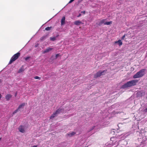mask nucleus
I'll return each mask as SVG.
<instances>
[{
  "label": "nucleus",
  "instance_id": "4be33fe9",
  "mask_svg": "<svg viewBox=\"0 0 147 147\" xmlns=\"http://www.w3.org/2000/svg\"><path fill=\"white\" fill-rule=\"evenodd\" d=\"M34 78L36 79H39V80H40V78L38 76H35L34 77Z\"/></svg>",
  "mask_w": 147,
  "mask_h": 147
},
{
  "label": "nucleus",
  "instance_id": "f8f14e48",
  "mask_svg": "<svg viewBox=\"0 0 147 147\" xmlns=\"http://www.w3.org/2000/svg\"><path fill=\"white\" fill-rule=\"evenodd\" d=\"M12 96L9 94H8L5 96V98L7 100H9V99L11 98Z\"/></svg>",
  "mask_w": 147,
  "mask_h": 147
},
{
  "label": "nucleus",
  "instance_id": "423d86ee",
  "mask_svg": "<svg viewBox=\"0 0 147 147\" xmlns=\"http://www.w3.org/2000/svg\"><path fill=\"white\" fill-rule=\"evenodd\" d=\"M117 138L114 137H112L111 138V140L112 141V144L114 145L115 144V143L117 142Z\"/></svg>",
  "mask_w": 147,
  "mask_h": 147
},
{
  "label": "nucleus",
  "instance_id": "5701e85b",
  "mask_svg": "<svg viewBox=\"0 0 147 147\" xmlns=\"http://www.w3.org/2000/svg\"><path fill=\"white\" fill-rule=\"evenodd\" d=\"M126 35V34H125L121 38V39L122 40L124 39V38H125V36Z\"/></svg>",
  "mask_w": 147,
  "mask_h": 147
},
{
  "label": "nucleus",
  "instance_id": "aec40b11",
  "mask_svg": "<svg viewBox=\"0 0 147 147\" xmlns=\"http://www.w3.org/2000/svg\"><path fill=\"white\" fill-rule=\"evenodd\" d=\"M19 110L18 108L17 109L15 110L12 113V115H13L15 114Z\"/></svg>",
  "mask_w": 147,
  "mask_h": 147
},
{
  "label": "nucleus",
  "instance_id": "0eeeda50",
  "mask_svg": "<svg viewBox=\"0 0 147 147\" xmlns=\"http://www.w3.org/2000/svg\"><path fill=\"white\" fill-rule=\"evenodd\" d=\"M74 24L76 25H79L81 24H82V22L80 20H77L74 22Z\"/></svg>",
  "mask_w": 147,
  "mask_h": 147
},
{
  "label": "nucleus",
  "instance_id": "f257e3e1",
  "mask_svg": "<svg viewBox=\"0 0 147 147\" xmlns=\"http://www.w3.org/2000/svg\"><path fill=\"white\" fill-rule=\"evenodd\" d=\"M138 82L137 80H134L128 81L121 86V88L124 89L129 87L135 86Z\"/></svg>",
  "mask_w": 147,
  "mask_h": 147
},
{
  "label": "nucleus",
  "instance_id": "cd10ccee",
  "mask_svg": "<svg viewBox=\"0 0 147 147\" xmlns=\"http://www.w3.org/2000/svg\"><path fill=\"white\" fill-rule=\"evenodd\" d=\"M30 58V57H26V58H25V60H27L28 59H29V58Z\"/></svg>",
  "mask_w": 147,
  "mask_h": 147
},
{
  "label": "nucleus",
  "instance_id": "6ab92c4d",
  "mask_svg": "<svg viewBox=\"0 0 147 147\" xmlns=\"http://www.w3.org/2000/svg\"><path fill=\"white\" fill-rule=\"evenodd\" d=\"M112 21L105 22V25H110V24H112Z\"/></svg>",
  "mask_w": 147,
  "mask_h": 147
},
{
  "label": "nucleus",
  "instance_id": "393cba45",
  "mask_svg": "<svg viewBox=\"0 0 147 147\" xmlns=\"http://www.w3.org/2000/svg\"><path fill=\"white\" fill-rule=\"evenodd\" d=\"M95 126H94L93 127H92L90 130H89V131H90L92 130H93L94 127H95Z\"/></svg>",
  "mask_w": 147,
  "mask_h": 147
},
{
  "label": "nucleus",
  "instance_id": "412c9836",
  "mask_svg": "<svg viewBox=\"0 0 147 147\" xmlns=\"http://www.w3.org/2000/svg\"><path fill=\"white\" fill-rule=\"evenodd\" d=\"M51 28V27H48L45 28V30L47 31L50 30Z\"/></svg>",
  "mask_w": 147,
  "mask_h": 147
},
{
  "label": "nucleus",
  "instance_id": "ddd939ff",
  "mask_svg": "<svg viewBox=\"0 0 147 147\" xmlns=\"http://www.w3.org/2000/svg\"><path fill=\"white\" fill-rule=\"evenodd\" d=\"M57 116V115L55 112L53 113L52 114L51 116L50 117V119H52L54 117Z\"/></svg>",
  "mask_w": 147,
  "mask_h": 147
},
{
  "label": "nucleus",
  "instance_id": "72a5a7b5",
  "mask_svg": "<svg viewBox=\"0 0 147 147\" xmlns=\"http://www.w3.org/2000/svg\"><path fill=\"white\" fill-rule=\"evenodd\" d=\"M16 95H17V94H15V96H16Z\"/></svg>",
  "mask_w": 147,
  "mask_h": 147
},
{
  "label": "nucleus",
  "instance_id": "a211bd4d",
  "mask_svg": "<svg viewBox=\"0 0 147 147\" xmlns=\"http://www.w3.org/2000/svg\"><path fill=\"white\" fill-rule=\"evenodd\" d=\"M76 134L75 132H72L71 133H69L68 134V136H73L75 135Z\"/></svg>",
  "mask_w": 147,
  "mask_h": 147
},
{
  "label": "nucleus",
  "instance_id": "1a4fd4ad",
  "mask_svg": "<svg viewBox=\"0 0 147 147\" xmlns=\"http://www.w3.org/2000/svg\"><path fill=\"white\" fill-rule=\"evenodd\" d=\"M106 20V19H103L101 20L98 24V25L99 26H101L103 24H105V21Z\"/></svg>",
  "mask_w": 147,
  "mask_h": 147
},
{
  "label": "nucleus",
  "instance_id": "bb28decb",
  "mask_svg": "<svg viewBox=\"0 0 147 147\" xmlns=\"http://www.w3.org/2000/svg\"><path fill=\"white\" fill-rule=\"evenodd\" d=\"M144 111L145 112H147V108L144 109Z\"/></svg>",
  "mask_w": 147,
  "mask_h": 147
},
{
  "label": "nucleus",
  "instance_id": "dca6fc26",
  "mask_svg": "<svg viewBox=\"0 0 147 147\" xmlns=\"http://www.w3.org/2000/svg\"><path fill=\"white\" fill-rule=\"evenodd\" d=\"M47 36V35H44L42 37L40 38V40L41 41L43 40H45Z\"/></svg>",
  "mask_w": 147,
  "mask_h": 147
},
{
  "label": "nucleus",
  "instance_id": "2f4dec72",
  "mask_svg": "<svg viewBox=\"0 0 147 147\" xmlns=\"http://www.w3.org/2000/svg\"><path fill=\"white\" fill-rule=\"evenodd\" d=\"M38 44H36L35 45V46L36 47H37L38 46Z\"/></svg>",
  "mask_w": 147,
  "mask_h": 147
},
{
  "label": "nucleus",
  "instance_id": "2eb2a0df",
  "mask_svg": "<svg viewBox=\"0 0 147 147\" xmlns=\"http://www.w3.org/2000/svg\"><path fill=\"white\" fill-rule=\"evenodd\" d=\"M115 43H118L120 46H121V45H122V42L121 40H119L117 41H115Z\"/></svg>",
  "mask_w": 147,
  "mask_h": 147
},
{
  "label": "nucleus",
  "instance_id": "20e7f679",
  "mask_svg": "<svg viewBox=\"0 0 147 147\" xmlns=\"http://www.w3.org/2000/svg\"><path fill=\"white\" fill-rule=\"evenodd\" d=\"M107 71V70H104L102 71H99L97 72L96 74L94 75V78H96L98 77H100L102 75H104V72H106Z\"/></svg>",
  "mask_w": 147,
  "mask_h": 147
},
{
  "label": "nucleus",
  "instance_id": "473e14b6",
  "mask_svg": "<svg viewBox=\"0 0 147 147\" xmlns=\"http://www.w3.org/2000/svg\"><path fill=\"white\" fill-rule=\"evenodd\" d=\"M2 81L1 80H0V83L2 82Z\"/></svg>",
  "mask_w": 147,
  "mask_h": 147
},
{
  "label": "nucleus",
  "instance_id": "4468645a",
  "mask_svg": "<svg viewBox=\"0 0 147 147\" xmlns=\"http://www.w3.org/2000/svg\"><path fill=\"white\" fill-rule=\"evenodd\" d=\"M62 110H63V109H59L57 110L55 112V113H56L57 114V115L60 112H61V111Z\"/></svg>",
  "mask_w": 147,
  "mask_h": 147
},
{
  "label": "nucleus",
  "instance_id": "f3484780",
  "mask_svg": "<svg viewBox=\"0 0 147 147\" xmlns=\"http://www.w3.org/2000/svg\"><path fill=\"white\" fill-rule=\"evenodd\" d=\"M56 39V37H50V40L52 41H54Z\"/></svg>",
  "mask_w": 147,
  "mask_h": 147
},
{
  "label": "nucleus",
  "instance_id": "9d476101",
  "mask_svg": "<svg viewBox=\"0 0 147 147\" xmlns=\"http://www.w3.org/2000/svg\"><path fill=\"white\" fill-rule=\"evenodd\" d=\"M65 17H63L61 20V24L62 25L65 24Z\"/></svg>",
  "mask_w": 147,
  "mask_h": 147
},
{
  "label": "nucleus",
  "instance_id": "7c9ffc66",
  "mask_svg": "<svg viewBox=\"0 0 147 147\" xmlns=\"http://www.w3.org/2000/svg\"><path fill=\"white\" fill-rule=\"evenodd\" d=\"M81 16V14H79L78 16L77 17H79L80 16Z\"/></svg>",
  "mask_w": 147,
  "mask_h": 147
},
{
  "label": "nucleus",
  "instance_id": "6e6552de",
  "mask_svg": "<svg viewBox=\"0 0 147 147\" xmlns=\"http://www.w3.org/2000/svg\"><path fill=\"white\" fill-rule=\"evenodd\" d=\"M53 49L52 48H51L50 47H49L47 48L44 51L43 53H46L48 52L49 51H51Z\"/></svg>",
  "mask_w": 147,
  "mask_h": 147
},
{
  "label": "nucleus",
  "instance_id": "f03ea898",
  "mask_svg": "<svg viewBox=\"0 0 147 147\" xmlns=\"http://www.w3.org/2000/svg\"><path fill=\"white\" fill-rule=\"evenodd\" d=\"M145 70V69H141L133 76V78L136 79L142 77L144 75V72Z\"/></svg>",
  "mask_w": 147,
  "mask_h": 147
},
{
  "label": "nucleus",
  "instance_id": "7ed1b4c3",
  "mask_svg": "<svg viewBox=\"0 0 147 147\" xmlns=\"http://www.w3.org/2000/svg\"><path fill=\"white\" fill-rule=\"evenodd\" d=\"M20 53L19 52L13 55L11 58L9 63V64H11L12 62L17 59L20 56Z\"/></svg>",
  "mask_w": 147,
  "mask_h": 147
},
{
  "label": "nucleus",
  "instance_id": "c85d7f7f",
  "mask_svg": "<svg viewBox=\"0 0 147 147\" xmlns=\"http://www.w3.org/2000/svg\"><path fill=\"white\" fill-rule=\"evenodd\" d=\"M81 13L84 14L85 13V11H81Z\"/></svg>",
  "mask_w": 147,
  "mask_h": 147
},
{
  "label": "nucleus",
  "instance_id": "39448f33",
  "mask_svg": "<svg viewBox=\"0 0 147 147\" xmlns=\"http://www.w3.org/2000/svg\"><path fill=\"white\" fill-rule=\"evenodd\" d=\"M18 130L20 132L22 133H24L25 131L24 127L22 125H20L19 126Z\"/></svg>",
  "mask_w": 147,
  "mask_h": 147
},
{
  "label": "nucleus",
  "instance_id": "c756f323",
  "mask_svg": "<svg viewBox=\"0 0 147 147\" xmlns=\"http://www.w3.org/2000/svg\"><path fill=\"white\" fill-rule=\"evenodd\" d=\"M31 147H37V145H34Z\"/></svg>",
  "mask_w": 147,
  "mask_h": 147
},
{
  "label": "nucleus",
  "instance_id": "b1692460",
  "mask_svg": "<svg viewBox=\"0 0 147 147\" xmlns=\"http://www.w3.org/2000/svg\"><path fill=\"white\" fill-rule=\"evenodd\" d=\"M23 71V70L21 68V69H20L18 71V72L19 73H20V72H22Z\"/></svg>",
  "mask_w": 147,
  "mask_h": 147
},
{
  "label": "nucleus",
  "instance_id": "f704fd0d",
  "mask_svg": "<svg viewBox=\"0 0 147 147\" xmlns=\"http://www.w3.org/2000/svg\"><path fill=\"white\" fill-rule=\"evenodd\" d=\"M1 138H0V141L1 140Z\"/></svg>",
  "mask_w": 147,
  "mask_h": 147
},
{
  "label": "nucleus",
  "instance_id": "9b49d317",
  "mask_svg": "<svg viewBox=\"0 0 147 147\" xmlns=\"http://www.w3.org/2000/svg\"><path fill=\"white\" fill-rule=\"evenodd\" d=\"M26 104H27V103H22L19 106L18 108L19 110L22 107H23Z\"/></svg>",
  "mask_w": 147,
  "mask_h": 147
},
{
  "label": "nucleus",
  "instance_id": "a878e982",
  "mask_svg": "<svg viewBox=\"0 0 147 147\" xmlns=\"http://www.w3.org/2000/svg\"><path fill=\"white\" fill-rule=\"evenodd\" d=\"M59 54H57L56 55L55 57L56 58H57L59 56H60Z\"/></svg>",
  "mask_w": 147,
  "mask_h": 147
}]
</instances>
